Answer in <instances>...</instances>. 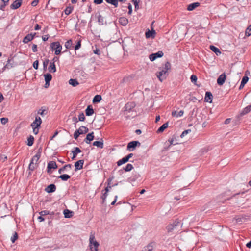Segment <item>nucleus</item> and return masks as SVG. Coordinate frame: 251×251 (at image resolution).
Masks as SVG:
<instances>
[{
  "label": "nucleus",
  "mask_w": 251,
  "mask_h": 251,
  "mask_svg": "<svg viewBox=\"0 0 251 251\" xmlns=\"http://www.w3.org/2000/svg\"><path fill=\"white\" fill-rule=\"evenodd\" d=\"M171 67L170 63L166 62L164 66L159 68L160 71L156 72V75L161 82H162L167 78L168 75V71L171 70Z\"/></svg>",
  "instance_id": "f257e3e1"
},
{
  "label": "nucleus",
  "mask_w": 251,
  "mask_h": 251,
  "mask_svg": "<svg viewBox=\"0 0 251 251\" xmlns=\"http://www.w3.org/2000/svg\"><path fill=\"white\" fill-rule=\"evenodd\" d=\"M99 243L95 240V236L94 234H91L89 238V247L91 251H98Z\"/></svg>",
  "instance_id": "f03ea898"
},
{
  "label": "nucleus",
  "mask_w": 251,
  "mask_h": 251,
  "mask_svg": "<svg viewBox=\"0 0 251 251\" xmlns=\"http://www.w3.org/2000/svg\"><path fill=\"white\" fill-rule=\"evenodd\" d=\"M249 219V216L247 215L237 216L234 217L232 220V223L233 225L241 224Z\"/></svg>",
  "instance_id": "7ed1b4c3"
},
{
  "label": "nucleus",
  "mask_w": 251,
  "mask_h": 251,
  "mask_svg": "<svg viewBox=\"0 0 251 251\" xmlns=\"http://www.w3.org/2000/svg\"><path fill=\"white\" fill-rule=\"evenodd\" d=\"M50 48L55 50V54L57 55L61 53L62 47L59 42H54L50 44Z\"/></svg>",
  "instance_id": "20e7f679"
},
{
  "label": "nucleus",
  "mask_w": 251,
  "mask_h": 251,
  "mask_svg": "<svg viewBox=\"0 0 251 251\" xmlns=\"http://www.w3.org/2000/svg\"><path fill=\"white\" fill-rule=\"evenodd\" d=\"M88 128L84 126H81L78 130H76L74 134V137L77 139L80 134L86 133L88 132Z\"/></svg>",
  "instance_id": "39448f33"
},
{
  "label": "nucleus",
  "mask_w": 251,
  "mask_h": 251,
  "mask_svg": "<svg viewBox=\"0 0 251 251\" xmlns=\"http://www.w3.org/2000/svg\"><path fill=\"white\" fill-rule=\"evenodd\" d=\"M180 226V222L178 220H175L172 224H169L167 227L166 229L168 232H171L174 229H176V227L178 226Z\"/></svg>",
  "instance_id": "423d86ee"
},
{
  "label": "nucleus",
  "mask_w": 251,
  "mask_h": 251,
  "mask_svg": "<svg viewBox=\"0 0 251 251\" xmlns=\"http://www.w3.org/2000/svg\"><path fill=\"white\" fill-rule=\"evenodd\" d=\"M141 143L138 141H133L130 142L127 146V150L130 151H133L137 146H140Z\"/></svg>",
  "instance_id": "0eeeda50"
},
{
  "label": "nucleus",
  "mask_w": 251,
  "mask_h": 251,
  "mask_svg": "<svg viewBox=\"0 0 251 251\" xmlns=\"http://www.w3.org/2000/svg\"><path fill=\"white\" fill-rule=\"evenodd\" d=\"M163 54L164 53L162 51H158L156 53L150 54L149 56V58L151 61H153L156 58L162 57Z\"/></svg>",
  "instance_id": "6e6552de"
},
{
  "label": "nucleus",
  "mask_w": 251,
  "mask_h": 251,
  "mask_svg": "<svg viewBox=\"0 0 251 251\" xmlns=\"http://www.w3.org/2000/svg\"><path fill=\"white\" fill-rule=\"evenodd\" d=\"M136 104L134 102H130L127 103L125 106V111L130 112L135 107Z\"/></svg>",
  "instance_id": "1a4fd4ad"
},
{
  "label": "nucleus",
  "mask_w": 251,
  "mask_h": 251,
  "mask_svg": "<svg viewBox=\"0 0 251 251\" xmlns=\"http://www.w3.org/2000/svg\"><path fill=\"white\" fill-rule=\"evenodd\" d=\"M42 123V120L40 117L36 116L35 120L31 124V127H39Z\"/></svg>",
  "instance_id": "9d476101"
},
{
  "label": "nucleus",
  "mask_w": 251,
  "mask_h": 251,
  "mask_svg": "<svg viewBox=\"0 0 251 251\" xmlns=\"http://www.w3.org/2000/svg\"><path fill=\"white\" fill-rule=\"evenodd\" d=\"M22 0H16L10 5L11 9H17L19 8L22 4Z\"/></svg>",
  "instance_id": "9b49d317"
},
{
  "label": "nucleus",
  "mask_w": 251,
  "mask_h": 251,
  "mask_svg": "<svg viewBox=\"0 0 251 251\" xmlns=\"http://www.w3.org/2000/svg\"><path fill=\"white\" fill-rule=\"evenodd\" d=\"M36 33H34L33 34H28L26 36H25L23 40V42L24 44H26L28 43L29 41H32Z\"/></svg>",
  "instance_id": "f8f14e48"
},
{
  "label": "nucleus",
  "mask_w": 251,
  "mask_h": 251,
  "mask_svg": "<svg viewBox=\"0 0 251 251\" xmlns=\"http://www.w3.org/2000/svg\"><path fill=\"white\" fill-rule=\"evenodd\" d=\"M226 79V75L225 73L222 74L218 78L217 82L218 85H222Z\"/></svg>",
  "instance_id": "ddd939ff"
},
{
  "label": "nucleus",
  "mask_w": 251,
  "mask_h": 251,
  "mask_svg": "<svg viewBox=\"0 0 251 251\" xmlns=\"http://www.w3.org/2000/svg\"><path fill=\"white\" fill-rule=\"evenodd\" d=\"M42 151V147H40L38 150V152H37L36 154L32 157L31 161L33 162L35 161L36 163L41 157Z\"/></svg>",
  "instance_id": "4468645a"
},
{
  "label": "nucleus",
  "mask_w": 251,
  "mask_h": 251,
  "mask_svg": "<svg viewBox=\"0 0 251 251\" xmlns=\"http://www.w3.org/2000/svg\"><path fill=\"white\" fill-rule=\"evenodd\" d=\"M84 163L83 160H79L76 161L75 163V170L76 171L77 170H80L83 168V165Z\"/></svg>",
  "instance_id": "2eb2a0df"
},
{
  "label": "nucleus",
  "mask_w": 251,
  "mask_h": 251,
  "mask_svg": "<svg viewBox=\"0 0 251 251\" xmlns=\"http://www.w3.org/2000/svg\"><path fill=\"white\" fill-rule=\"evenodd\" d=\"M56 189V186L54 184H51L48 185L45 188V191L48 193H52L55 191Z\"/></svg>",
  "instance_id": "dca6fc26"
},
{
  "label": "nucleus",
  "mask_w": 251,
  "mask_h": 251,
  "mask_svg": "<svg viewBox=\"0 0 251 251\" xmlns=\"http://www.w3.org/2000/svg\"><path fill=\"white\" fill-rule=\"evenodd\" d=\"M94 139V132H92L88 134L84 141L87 144H90V142Z\"/></svg>",
  "instance_id": "f3484780"
},
{
  "label": "nucleus",
  "mask_w": 251,
  "mask_h": 251,
  "mask_svg": "<svg viewBox=\"0 0 251 251\" xmlns=\"http://www.w3.org/2000/svg\"><path fill=\"white\" fill-rule=\"evenodd\" d=\"M57 168V165L55 162L51 161L48 163V167H47V171L49 172L51 169H56Z\"/></svg>",
  "instance_id": "a211bd4d"
},
{
  "label": "nucleus",
  "mask_w": 251,
  "mask_h": 251,
  "mask_svg": "<svg viewBox=\"0 0 251 251\" xmlns=\"http://www.w3.org/2000/svg\"><path fill=\"white\" fill-rule=\"evenodd\" d=\"M156 34L155 31L153 29H152L151 31L150 30H148L146 32V37L147 38H149L150 37H151L152 38H154Z\"/></svg>",
  "instance_id": "6ab92c4d"
},
{
  "label": "nucleus",
  "mask_w": 251,
  "mask_h": 251,
  "mask_svg": "<svg viewBox=\"0 0 251 251\" xmlns=\"http://www.w3.org/2000/svg\"><path fill=\"white\" fill-rule=\"evenodd\" d=\"M213 99V95L210 92H206L205 96V100L211 103Z\"/></svg>",
  "instance_id": "aec40b11"
},
{
  "label": "nucleus",
  "mask_w": 251,
  "mask_h": 251,
  "mask_svg": "<svg viewBox=\"0 0 251 251\" xmlns=\"http://www.w3.org/2000/svg\"><path fill=\"white\" fill-rule=\"evenodd\" d=\"M94 111L92 105H88L85 110L86 115L87 116H91L93 114Z\"/></svg>",
  "instance_id": "412c9836"
},
{
  "label": "nucleus",
  "mask_w": 251,
  "mask_h": 251,
  "mask_svg": "<svg viewBox=\"0 0 251 251\" xmlns=\"http://www.w3.org/2000/svg\"><path fill=\"white\" fill-rule=\"evenodd\" d=\"M108 182H108V185H110V182L112 181V178H109V179H108ZM109 188H111V187L110 186H108L105 188V193H104V194H103V196H102V200H103V202H104V201H105V199H106V197H107V192H108V191H109V189H108V188H109Z\"/></svg>",
  "instance_id": "4be33fe9"
},
{
  "label": "nucleus",
  "mask_w": 251,
  "mask_h": 251,
  "mask_svg": "<svg viewBox=\"0 0 251 251\" xmlns=\"http://www.w3.org/2000/svg\"><path fill=\"white\" fill-rule=\"evenodd\" d=\"M48 71L50 73H55L56 71V66L53 62H50V65L48 67Z\"/></svg>",
  "instance_id": "5701e85b"
},
{
  "label": "nucleus",
  "mask_w": 251,
  "mask_h": 251,
  "mask_svg": "<svg viewBox=\"0 0 251 251\" xmlns=\"http://www.w3.org/2000/svg\"><path fill=\"white\" fill-rule=\"evenodd\" d=\"M119 23L123 26H126L128 24V19L126 17H121L119 19Z\"/></svg>",
  "instance_id": "b1692460"
},
{
  "label": "nucleus",
  "mask_w": 251,
  "mask_h": 251,
  "mask_svg": "<svg viewBox=\"0 0 251 251\" xmlns=\"http://www.w3.org/2000/svg\"><path fill=\"white\" fill-rule=\"evenodd\" d=\"M183 114H184V111H183V110H180L179 112H177L176 111H173L172 112V116L173 117H176V118L182 116L183 115Z\"/></svg>",
  "instance_id": "393cba45"
},
{
  "label": "nucleus",
  "mask_w": 251,
  "mask_h": 251,
  "mask_svg": "<svg viewBox=\"0 0 251 251\" xmlns=\"http://www.w3.org/2000/svg\"><path fill=\"white\" fill-rule=\"evenodd\" d=\"M72 167V165L71 164H67L65 166H64L63 167L60 168L58 170V173L59 174H61L63 172H64L65 170L67 169H71Z\"/></svg>",
  "instance_id": "a878e982"
},
{
  "label": "nucleus",
  "mask_w": 251,
  "mask_h": 251,
  "mask_svg": "<svg viewBox=\"0 0 251 251\" xmlns=\"http://www.w3.org/2000/svg\"><path fill=\"white\" fill-rule=\"evenodd\" d=\"M200 5V3L199 2H195L189 4L187 7V10L188 11H192L196 7H198Z\"/></svg>",
  "instance_id": "bb28decb"
},
{
  "label": "nucleus",
  "mask_w": 251,
  "mask_h": 251,
  "mask_svg": "<svg viewBox=\"0 0 251 251\" xmlns=\"http://www.w3.org/2000/svg\"><path fill=\"white\" fill-rule=\"evenodd\" d=\"M168 123L166 122L163 124L157 130L156 132L157 133H161L164 131V130L168 127Z\"/></svg>",
  "instance_id": "cd10ccee"
},
{
  "label": "nucleus",
  "mask_w": 251,
  "mask_h": 251,
  "mask_svg": "<svg viewBox=\"0 0 251 251\" xmlns=\"http://www.w3.org/2000/svg\"><path fill=\"white\" fill-rule=\"evenodd\" d=\"M248 80H249V78L247 76H244L243 77L241 82V84H240V87H239L240 90L242 89L244 87L245 84H246L247 83Z\"/></svg>",
  "instance_id": "c85d7f7f"
},
{
  "label": "nucleus",
  "mask_w": 251,
  "mask_h": 251,
  "mask_svg": "<svg viewBox=\"0 0 251 251\" xmlns=\"http://www.w3.org/2000/svg\"><path fill=\"white\" fill-rule=\"evenodd\" d=\"M93 145L94 146H97L98 148H103V142L102 139H101V141H94L93 143Z\"/></svg>",
  "instance_id": "c756f323"
},
{
  "label": "nucleus",
  "mask_w": 251,
  "mask_h": 251,
  "mask_svg": "<svg viewBox=\"0 0 251 251\" xmlns=\"http://www.w3.org/2000/svg\"><path fill=\"white\" fill-rule=\"evenodd\" d=\"M63 213L64 214V217L67 218L72 217L73 215V212L68 209L64 210Z\"/></svg>",
  "instance_id": "7c9ffc66"
},
{
  "label": "nucleus",
  "mask_w": 251,
  "mask_h": 251,
  "mask_svg": "<svg viewBox=\"0 0 251 251\" xmlns=\"http://www.w3.org/2000/svg\"><path fill=\"white\" fill-rule=\"evenodd\" d=\"M72 152L73 154L72 159H74V158L76 157L77 154L81 152V151L78 147H75L74 148V150Z\"/></svg>",
  "instance_id": "2f4dec72"
},
{
  "label": "nucleus",
  "mask_w": 251,
  "mask_h": 251,
  "mask_svg": "<svg viewBox=\"0 0 251 251\" xmlns=\"http://www.w3.org/2000/svg\"><path fill=\"white\" fill-rule=\"evenodd\" d=\"M210 49L212 51L215 53V54L217 55H218L219 54H220L221 53V52L220 50L213 45H211L210 46Z\"/></svg>",
  "instance_id": "473e14b6"
},
{
  "label": "nucleus",
  "mask_w": 251,
  "mask_h": 251,
  "mask_svg": "<svg viewBox=\"0 0 251 251\" xmlns=\"http://www.w3.org/2000/svg\"><path fill=\"white\" fill-rule=\"evenodd\" d=\"M129 161L127 158L125 156L117 161V164L118 166L122 165L123 164L126 163Z\"/></svg>",
  "instance_id": "72a5a7b5"
},
{
  "label": "nucleus",
  "mask_w": 251,
  "mask_h": 251,
  "mask_svg": "<svg viewBox=\"0 0 251 251\" xmlns=\"http://www.w3.org/2000/svg\"><path fill=\"white\" fill-rule=\"evenodd\" d=\"M251 111V104L246 106L245 108L243 109L242 112L241 113V115H245Z\"/></svg>",
  "instance_id": "f704fd0d"
},
{
  "label": "nucleus",
  "mask_w": 251,
  "mask_h": 251,
  "mask_svg": "<svg viewBox=\"0 0 251 251\" xmlns=\"http://www.w3.org/2000/svg\"><path fill=\"white\" fill-rule=\"evenodd\" d=\"M71 176L67 174H63L58 176L59 178H60L62 181H67L70 178Z\"/></svg>",
  "instance_id": "c9c22d12"
},
{
  "label": "nucleus",
  "mask_w": 251,
  "mask_h": 251,
  "mask_svg": "<svg viewBox=\"0 0 251 251\" xmlns=\"http://www.w3.org/2000/svg\"><path fill=\"white\" fill-rule=\"evenodd\" d=\"M69 84L75 87L79 84L78 82L75 79H70L69 81Z\"/></svg>",
  "instance_id": "e433bc0d"
},
{
  "label": "nucleus",
  "mask_w": 251,
  "mask_h": 251,
  "mask_svg": "<svg viewBox=\"0 0 251 251\" xmlns=\"http://www.w3.org/2000/svg\"><path fill=\"white\" fill-rule=\"evenodd\" d=\"M101 100V96L100 95H96L93 99V102L94 103L99 102Z\"/></svg>",
  "instance_id": "4c0bfd02"
},
{
  "label": "nucleus",
  "mask_w": 251,
  "mask_h": 251,
  "mask_svg": "<svg viewBox=\"0 0 251 251\" xmlns=\"http://www.w3.org/2000/svg\"><path fill=\"white\" fill-rule=\"evenodd\" d=\"M140 177V175L139 174H136L134 176L128 178L129 182H133L136 181L139 177Z\"/></svg>",
  "instance_id": "58836bf2"
},
{
  "label": "nucleus",
  "mask_w": 251,
  "mask_h": 251,
  "mask_svg": "<svg viewBox=\"0 0 251 251\" xmlns=\"http://www.w3.org/2000/svg\"><path fill=\"white\" fill-rule=\"evenodd\" d=\"M34 137L32 135H30V136L27 139V145L29 146H31L33 144L34 142Z\"/></svg>",
  "instance_id": "ea45409f"
},
{
  "label": "nucleus",
  "mask_w": 251,
  "mask_h": 251,
  "mask_svg": "<svg viewBox=\"0 0 251 251\" xmlns=\"http://www.w3.org/2000/svg\"><path fill=\"white\" fill-rule=\"evenodd\" d=\"M44 77L45 82L49 81V82H50L52 79V75L49 73L44 75Z\"/></svg>",
  "instance_id": "a19ab883"
},
{
  "label": "nucleus",
  "mask_w": 251,
  "mask_h": 251,
  "mask_svg": "<svg viewBox=\"0 0 251 251\" xmlns=\"http://www.w3.org/2000/svg\"><path fill=\"white\" fill-rule=\"evenodd\" d=\"M72 40L71 39H70L65 42V46L66 49H69L71 48L72 46Z\"/></svg>",
  "instance_id": "79ce46f5"
},
{
  "label": "nucleus",
  "mask_w": 251,
  "mask_h": 251,
  "mask_svg": "<svg viewBox=\"0 0 251 251\" xmlns=\"http://www.w3.org/2000/svg\"><path fill=\"white\" fill-rule=\"evenodd\" d=\"M133 168V165L131 164H127L125 168H124V170L126 172H129Z\"/></svg>",
  "instance_id": "37998d69"
},
{
  "label": "nucleus",
  "mask_w": 251,
  "mask_h": 251,
  "mask_svg": "<svg viewBox=\"0 0 251 251\" xmlns=\"http://www.w3.org/2000/svg\"><path fill=\"white\" fill-rule=\"evenodd\" d=\"M98 21L100 25H103L104 24V18L101 15H99Z\"/></svg>",
  "instance_id": "c03bdc74"
},
{
  "label": "nucleus",
  "mask_w": 251,
  "mask_h": 251,
  "mask_svg": "<svg viewBox=\"0 0 251 251\" xmlns=\"http://www.w3.org/2000/svg\"><path fill=\"white\" fill-rule=\"evenodd\" d=\"M36 164H34V162L31 161L28 167L29 169L31 171H33L36 166Z\"/></svg>",
  "instance_id": "a18cd8bd"
},
{
  "label": "nucleus",
  "mask_w": 251,
  "mask_h": 251,
  "mask_svg": "<svg viewBox=\"0 0 251 251\" xmlns=\"http://www.w3.org/2000/svg\"><path fill=\"white\" fill-rule=\"evenodd\" d=\"M245 35L247 36H249L251 35V27L250 25L246 29Z\"/></svg>",
  "instance_id": "49530a36"
},
{
  "label": "nucleus",
  "mask_w": 251,
  "mask_h": 251,
  "mask_svg": "<svg viewBox=\"0 0 251 251\" xmlns=\"http://www.w3.org/2000/svg\"><path fill=\"white\" fill-rule=\"evenodd\" d=\"M85 119V117L84 116V114L83 112H81L79 115H78V121H84Z\"/></svg>",
  "instance_id": "de8ad7c7"
},
{
  "label": "nucleus",
  "mask_w": 251,
  "mask_h": 251,
  "mask_svg": "<svg viewBox=\"0 0 251 251\" xmlns=\"http://www.w3.org/2000/svg\"><path fill=\"white\" fill-rule=\"evenodd\" d=\"M49 63V60L48 59H45L43 62V69L45 71L47 70V66Z\"/></svg>",
  "instance_id": "09e8293b"
},
{
  "label": "nucleus",
  "mask_w": 251,
  "mask_h": 251,
  "mask_svg": "<svg viewBox=\"0 0 251 251\" xmlns=\"http://www.w3.org/2000/svg\"><path fill=\"white\" fill-rule=\"evenodd\" d=\"M18 234L16 232H15L13 236L11 238V241L13 243H14L18 239Z\"/></svg>",
  "instance_id": "8fccbe9b"
},
{
  "label": "nucleus",
  "mask_w": 251,
  "mask_h": 251,
  "mask_svg": "<svg viewBox=\"0 0 251 251\" xmlns=\"http://www.w3.org/2000/svg\"><path fill=\"white\" fill-rule=\"evenodd\" d=\"M72 11V8L70 7H67L65 10L64 12L66 15H69Z\"/></svg>",
  "instance_id": "3c124183"
},
{
  "label": "nucleus",
  "mask_w": 251,
  "mask_h": 251,
  "mask_svg": "<svg viewBox=\"0 0 251 251\" xmlns=\"http://www.w3.org/2000/svg\"><path fill=\"white\" fill-rule=\"evenodd\" d=\"M191 132L190 129H187L184 130L181 134L180 137L181 138L184 137L186 135H187L188 133Z\"/></svg>",
  "instance_id": "603ef678"
},
{
  "label": "nucleus",
  "mask_w": 251,
  "mask_h": 251,
  "mask_svg": "<svg viewBox=\"0 0 251 251\" xmlns=\"http://www.w3.org/2000/svg\"><path fill=\"white\" fill-rule=\"evenodd\" d=\"M81 47V40L78 41L76 45L75 46V50H78Z\"/></svg>",
  "instance_id": "864d4df0"
},
{
  "label": "nucleus",
  "mask_w": 251,
  "mask_h": 251,
  "mask_svg": "<svg viewBox=\"0 0 251 251\" xmlns=\"http://www.w3.org/2000/svg\"><path fill=\"white\" fill-rule=\"evenodd\" d=\"M190 79L192 82H196L197 80V77L195 75H192L190 77Z\"/></svg>",
  "instance_id": "5fc2aeb1"
},
{
  "label": "nucleus",
  "mask_w": 251,
  "mask_h": 251,
  "mask_svg": "<svg viewBox=\"0 0 251 251\" xmlns=\"http://www.w3.org/2000/svg\"><path fill=\"white\" fill-rule=\"evenodd\" d=\"M0 121L2 124L5 125L8 122V119L7 118H1Z\"/></svg>",
  "instance_id": "6e6d98bb"
},
{
  "label": "nucleus",
  "mask_w": 251,
  "mask_h": 251,
  "mask_svg": "<svg viewBox=\"0 0 251 251\" xmlns=\"http://www.w3.org/2000/svg\"><path fill=\"white\" fill-rule=\"evenodd\" d=\"M39 65V61L38 60H36L33 62V66L34 69H38Z\"/></svg>",
  "instance_id": "4d7b16f0"
},
{
  "label": "nucleus",
  "mask_w": 251,
  "mask_h": 251,
  "mask_svg": "<svg viewBox=\"0 0 251 251\" xmlns=\"http://www.w3.org/2000/svg\"><path fill=\"white\" fill-rule=\"evenodd\" d=\"M39 214L41 215V216H45V215H47L48 214H49V211H48V210H43V211H41Z\"/></svg>",
  "instance_id": "13d9d810"
},
{
  "label": "nucleus",
  "mask_w": 251,
  "mask_h": 251,
  "mask_svg": "<svg viewBox=\"0 0 251 251\" xmlns=\"http://www.w3.org/2000/svg\"><path fill=\"white\" fill-rule=\"evenodd\" d=\"M33 128V132L35 134H37L39 132V127H32Z\"/></svg>",
  "instance_id": "bf43d9fd"
},
{
  "label": "nucleus",
  "mask_w": 251,
  "mask_h": 251,
  "mask_svg": "<svg viewBox=\"0 0 251 251\" xmlns=\"http://www.w3.org/2000/svg\"><path fill=\"white\" fill-rule=\"evenodd\" d=\"M128 9L129 10L128 12V14L129 15H131L132 12V5L130 3H129V4H128Z\"/></svg>",
  "instance_id": "052dcab7"
},
{
  "label": "nucleus",
  "mask_w": 251,
  "mask_h": 251,
  "mask_svg": "<svg viewBox=\"0 0 251 251\" xmlns=\"http://www.w3.org/2000/svg\"><path fill=\"white\" fill-rule=\"evenodd\" d=\"M32 50L33 52H37V45L33 44L32 45Z\"/></svg>",
  "instance_id": "680f3d73"
},
{
  "label": "nucleus",
  "mask_w": 251,
  "mask_h": 251,
  "mask_svg": "<svg viewBox=\"0 0 251 251\" xmlns=\"http://www.w3.org/2000/svg\"><path fill=\"white\" fill-rule=\"evenodd\" d=\"M39 2V0H34L31 2V5L33 7L36 6Z\"/></svg>",
  "instance_id": "e2e57ef3"
},
{
  "label": "nucleus",
  "mask_w": 251,
  "mask_h": 251,
  "mask_svg": "<svg viewBox=\"0 0 251 251\" xmlns=\"http://www.w3.org/2000/svg\"><path fill=\"white\" fill-rule=\"evenodd\" d=\"M103 0H94V3L96 4H100L103 2Z\"/></svg>",
  "instance_id": "0e129e2a"
},
{
  "label": "nucleus",
  "mask_w": 251,
  "mask_h": 251,
  "mask_svg": "<svg viewBox=\"0 0 251 251\" xmlns=\"http://www.w3.org/2000/svg\"><path fill=\"white\" fill-rule=\"evenodd\" d=\"M132 2L133 3L134 6H136L137 5L139 4L140 2V0H131Z\"/></svg>",
  "instance_id": "69168bd1"
},
{
  "label": "nucleus",
  "mask_w": 251,
  "mask_h": 251,
  "mask_svg": "<svg viewBox=\"0 0 251 251\" xmlns=\"http://www.w3.org/2000/svg\"><path fill=\"white\" fill-rule=\"evenodd\" d=\"M118 0H115L112 4L115 6V7H117L118 6Z\"/></svg>",
  "instance_id": "338daca9"
},
{
  "label": "nucleus",
  "mask_w": 251,
  "mask_h": 251,
  "mask_svg": "<svg viewBox=\"0 0 251 251\" xmlns=\"http://www.w3.org/2000/svg\"><path fill=\"white\" fill-rule=\"evenodd\" d=\"M7 159V156H5L4 155H1L0 160H2V161H5Z\"/></svg>",
  "instance_id": "774afa93"
}]
</instances>
